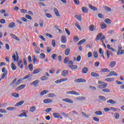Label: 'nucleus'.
<instances>
[{
  "label": "nucleus",
  "instance_id": "nucleus-1",
  "mask_svg": "<svg viewBox=\"0 0 124 124\" xmlns=\"http://www.w3.org/2000/svg\"><path fill=\"white\" fill-rule=\"evenodd\" d=\"M12 59H13L14 62H17V65L19 67V68H24V64H22V61H19V56H18V52L17 51H16V54L15 53L13 54Z\"/></svg>",
  "mask_w": 124,
  "mask_h": 124
},
{
  "label": "nucleus",
  "instance_id": "nucleus-2",
  "mask_svg": "<svg viewBox=\"0 0 124 124\" xmlns=\"http://www.w3.org/2000/svg\"><path fill=\"white\" fill-rule=\"evenodd\" d=\"M98 84H99L98 85V89H106L107 88V86H108V84L103 82L101 80H99L98 82Z\"/></svg>",
  "mask_w": 124,
  "mask_h": 124
},
{
  "label": "nucleus",
  "instance_id": "nucleus-3",
  "mask_svg": "<svg viewBox=\"0 0 124 124\" xmlns=\"http://www.w3.org/2000/svg\"><path fill=\"white\" fill-rule=\"evenodd\" d=\"M68 67L72 70H75L78 68V66L76 65H73V61H70L68 63Z\"/></svg>",
  "mask_w": 124,
  "mask_h": 124
},
{
  "label": "nucleus",
  "instance_id": "nucleus-4",
  "mask_svg": "<svg viewBox=\"0 0 124 124\" xmlns=\"http://www.w3.org/2000/svg\"><path fill=\"white\" fill-rule=\"evenodd\" d=\"M30 77H31V75L28 74V75L25 76L22 79V78L19 79L16 81L17 85H20V84H21V82H22L23 80H26V79H28V78H30Z\"/></svg>",
  "mask_w": 124,
  "mask_h": 124
},
{
  "label": "nucleus",
  "instance_id": "nucleus-5",
  "mask_svg": "<svg viewBox=\"0 0 124 124\" xmlns=\"http://www.w3.org/2000/svg\"><path fill=\"white\" fill-rule=\"evenodd\" d=\"M2 72H3V74L1 77V79H4L5 78H6L7 77V74H8L7 70H5V68H3L2 69Z\"/></svg>",
  "mask_w": 124,
  "mask_h": 124
},
{
  "label": "nucleus",
  "instance_id": "nucleus-6",
  "mask_svg": "<svg viewBox=\"0 0 124 124\" xmlns=\"http://www.w3.org/2000/svg\"><path fill=\"white\" fill-rule=\"evenodd\" d=\"M10 86H11L13 88H16V87L18 86L16 78H15L12 81L10 84Z\"/></svg>",
  "mask_w": 124,
  "mask_h": 124
},
{
  "label": "nucleus",
  "instance_id": "nucleus-7",
  "mask_svg": "<svg viewBox=\"0 0 124 124\" xmlns=\"http://www.w3.org/2000/svg\"><path fill=\"white\" fill-rule=\"evenodd\" d=\"M52 115L55 119H62V116L59 113L54 112L52 113Z\"/></svg>",
  "mask_w": 124,
  "mask_h": 124
},
{
  "label": "nucleus",
  "instance_id": "nucleus-8",
  "mask_svg": "<svg viewBox=\"0 0 124 124\" xmlns=\"http://www.w3.org/2000/svg\"><path fill=\"white\" fill-rule=\"evenodd\" d=\"M39 80L37 79L30 83V86H34V87H38V84L39 83Z\"/></svg>",
  "mask_w": 124,
  "mask_h": 124
},
{
  "label": "nucleus",
  "instance_id": "nucleus-9",
  "mask_svg": "<svg viewBox=\"0 0 124 124\" xmlns=\"http://www.w3.org/2000/svg\"><path fill=\"white\" fill-rule=\"evenodd\" d=\"M76 83H86L87 80L84 78H78L75 80Z\"/></svg>",
  "mask_w": 124,
  "mask_h": 124
},
{
  "label": "nucleus",
  "instance_id": "nucleus-10",
  "mask_svg": "<svg viewBox=\"0 0 124 124\" xmlns=\"http://www.w3.org/2000/svg\"><path fill=\"white\" fill-rule=\"evenodd\" d=\"M111 76H118V74L115 71H110L109 73L107 76V77H111Z\"/></svg>",
  "mask_w": 124,
  "mask_h": 124
},
{
  "label": "nucleus",
  "instance_id": "nucleus-11",
  "mask_svg": "<svg viewBox=\"0 0 124 124\" xmlns=\"http://www.w3.org/2000/svg\"><path fill=\"white\" fill-rule=\"evenodd\" d=\"M67 94H75V95H80V93L75 91H68L66 92Z\"/></svg>",
  "mask_w": 124,
  "mask_h": 124
},
{
  "label": "nucleus",
  "instance_id": "nucleus-12",
  "mask_svg": "<svg viewBox=\"0 0 124 124\" xmlns=\"http://www.w3.org/2000/svg\"><path fill=\"white\" fill-rule=\"evenodd\" d=\"M43 102L45 104H48L49 103H52V102H53V100L51 99H45L43 100Z\"/></svg>",
  "mask_w": 124,
  "mask_h": 124
},
{
  "label": "nucleus",
  "instance_id": "nucleus-13",
  "mask_svg": "<svg viewBox=\"0 0 124 124\" xmlns=\"http://www.w3.org/2000/svg\"><path fill=\"white\" fill-rule=\"evenodd\" d=\"M62 101H64V102H67V103H70V104L73 103V101L68 98L63 99H62Z\"/></svg>",
  "mask_w": 124,
  "mask_h": 124
},
{
  "label": "nucleus",
  "instance_id": "nucleus-14",
  "mask_svg": "<svg viewBox=\"0 0 124 124\" xmlns=\"http://www.w3.org/2000/svg\"><path fill=\"white\" fill-rule=\"evenodd\" d=\"M66 41H67V39H66V36L63 35L62 36L61 38V42L63 44H65L66 43Z\"/></svg>",
  "mask_w": 124,
  "mask_h": 124
},
{
  "label": "nucleus",
  "instance_id": "nucleus-15",
  "mask_svg": "<svg viewBox=\"0 0 124 124\" xmlns=\"http://www.w3.org/2000/svg\"><path fill=\"white\" fill-rule=\"evenodd\" d=\"M88 6L89 8H90V9H91L92 10H93V11H97L98 10L97 8H96L95 6H93L92 4H89Z\"/></svg>",
  "mask_w": 124,
  "mask_h": 124
},
{
  "label": "nucleus",
  "instance_id": "nucleus-16",
  "mask_svg": "<svg viewBox=\"0 0 124 124\" xmlns=\"http://www.w3.org/2000/svg\"><path fill=\"white\" fill-rule=\"evenodd\" d=\"M88 72H89V68H88V67H85L82 68V73H83V74H86Z\"/></svg>",
  "mask_w": 124,
  "mask_h": 124
},
{
  "label": "nucleus",
  "instance_id": "nucleus-17",
  "mask_svg": "<svg viewBox=\"0 0 124 124\" xmlns=\"http://www.w3.org/2000/svg\"><path fill=\"white\" fill-rule=\"evenodd\" d=\"M42 71V69L41 68H37L33 70L32 74H38L40 71Z\"/></svg>",
  "mask_w": 124,
  "mask_h": 124
},
{
  "label": "nucleus",
  "instance_id": "nucleus-18",
  "mask_svg": "<svg viewBox=\"0 0 124 124\" xmlns=\"http://www.w3.org/2000/svg\"><path fill=\"white\" fill-rule=\"evenodd\" d=\"M17 117H19L20 118H23V117H25V118H28V115H27V113H26V112H23L17 115Z\"/></svg>",
  "mask_w": 124,
  "mask_h": 124
},
{
  "label": "nucleus",
  "instance_id": "nucleus-19",
  "mask_svg": "<svg viewBox=\"0 0 124 124\" xmlns=\"http://www.w3.org/2000/svg\"><path fill=\"white\" fill-rule=\"evenodd\" d=\"M54 12L56 16H57V17H60V13L59 12V10H58V9H57V8H54Z\"/></svg>",
  "mask_w": 124,
  "mask_h": 124
},
{
  "label": "nucleus",
  "instance_id": "nucleus-20",
  "mask_svg": "<svg viewBox=\"0 0 124 124\" xmlns=\"http://www.w3.org/2000/svg\"><path fill=\"white\" fill-rule=\"evenodd\" d=\"M25 102V101H20L18 102H17L15 105V107H17L18 106H21V105H23V104H24V103Z\"/></svg>",
  "mask_w": 124,
  "mask_h": 124
},
{
  "label": "nucleus",
  "instance_id": "nucleus-21",
  "mask_svg": "<svg viewBox=\"0 0 124 124\" xmlns=\"http://www.w3.org/2000/svg\"><path fill=\"white\" fill-rule=\"evenodd\" d=\"M116 62L113 61L111 62L109 65V67H111V68H113V67H115L116 66Z\"/></svg>",
  "mask_w": 124,
  "mask_h": 124
},
{
  "label": "nucleus",
  "instance_id": "nucleus-22",
  "mask_svg": "<svg viewBox=\"0 0 124 124\" xmlns=\"http://www.w3.org/2000/svg\"><path fill=\"white\" fill-rule=\"evenodd\" d=\"M11 67L12 70H13L14 71L17 69V67H16V65L13 62L11 63Z\"/></svg>",
  "mask_w": 124,
  "mask_h": 124
},
{
  "label": "nucleus",
  "instance_id": "nucleus-23",
  "mask_svg": "<svg viewBox=\"0 0 124 124\" xmlns=\"http://www.w3.org/2000/svg\"><path fill=\"white\" fill-rule=\"evenodd\" d=\"M102 33H99L98 35H97L95 39V41H98V40H99V39H100V37H101V36H102Z\"/></svg>",
  "mask_w": 124,
  "mask_h": 124
},
{
  "label": "nucleus",
  "instance_id": "nucleus-24",
  "mask_svg": "<svg viewBox=\"0 0 124 124\" xmlns=\"http://www.w3.org/2000/svg\"><path fill=\"white\" fill-rule=\"evenodd\" d=\"M107 59H109L110 58V56H113V53L111 51L109 50H107Z\"/></svg>",
  "mask_w": 124,
  "mask_h": 124
},
{
  "label": "nucleus",
  "instance_id": "nucleus-25",
  "mask_svg": "<svg viewBox=\"0 0 124 124\" xmlns=\"http://www.w3.org/2000/svg\"><path fill=\"white\" fill-rule=\"evenodd\" d=\"M48 93H49V91L48 90H43L40 93V95H44L45 94H47Z\"/></svg>",
  "mask_w": 124,
  "mask_h": 124
},
{
  "label": "nucleus",
  "instance_id": "nucleus-26",
  "mask_svg": "<svg viewBox=\"0 0 124 124\" xmlns=\"http://www.w3.org/2000/svg\"><path fill=\"white\" fill-rule=\"evenodd\" d=\"M26 88V84H22L19 86L17 87V89L18 91H20V90H23V89Z\"/></svg>",
  "mask_w": 124,
  "mask_h": 124
},
{
  "label": "nucleus",
  "instance_id": "nucleus-27",
  "mask_svg": "<svg viewBox=\"0 0 124 124\" xmlns=\"http://www.w3.org/2000/svg\"><path fill=\"white\" fill-rule=\"evenodd\" d=\"M107 103H110V104H116V102L113 99H109L107 101Z\"/></svg>",
  "mask_w": 124,
  "mask_h": 124
},
{
  "label": "nucleus",
  "instance_id": "nucleus-28",
  "mask_svg": "<svg viewBox=\"0 0 124 124\" xmlns=\"http://www.w3.org/2000/svg\"><path fill=\"white\" fill-rule=\"evenodd\" d=\"M73 61L75 62V61H77V62H80L81 61V56L78 55L77 58L74 57L73 59Z\"/></svg>",
  "mask_w": 124,
  "mask_h": 124
},
{
  "label": "nucleus",
  "instance_id": "nucleus-29",
  "mask_svg": "<svg viewBox=\"0 0 124 124\" xmlns=\"http://www.w3.org/2000/svg\"><path fill=\"white\" fill-rule=\"evenodd\" d=\"M62 76H64V77L66 76V75H68V71L67 70L62 71Z\"/></svg>",
  "mask_w": 124,
  "mask_h": 124
},
{
  "label": "nucleus",
  "instance_id": "nucleus-30",
  "mask_svg": "<svg viewBox=\"0 0 124 124\" xmlns=\"http://www.w3.org/2000/svg\"><path fill=\"white\" fill-rule=\"evenodd\" d=\"M69 54H70V48H66L65 50V56H68V55H69Z\"/></svg>",
  "mask_w": 124,
  "mask_h": 124
},
{
  "label": "nucleus",
  "instance_id": "nucleus-31",
  "mask_svg": "<svg viewBox=\"0 0 124 124\" xmlns=\"http://www.w3.org/2000/svg\"><path fill=\"white\" fill-rule=\"evenodd\" d=\"M34 51L36 54H40V48L39 47H36L34 48Z\"/></svg>",
  "mask_w": 124,
  "mask_h": 124
},
{
  "label": "nucleus",
  "instance_id": "nucleus-32",
  "mask_svg": "<svg viewBox=\"0 0 124 124\" xmlns=\"http://www.w3.org/2000/svg\"><path fill=\"white\" fill-rule=\"evenodd\" d=\"M89 30L91 31H95V28H94V25H91L89 26Z\"/></svg>",
  "mask_w": 124,
  "mask_h": 124
},
{
  "label": "nucleus",
  "instance_id": "nucleus-33",
  "mask_svg": "<svg viewBox=\"0 0 124 124\" xmlns=\"http://www.w3.org/2000/svg\"><path fill=\"white\" fill-rule=\"evenodd\" d=\"M91 75L93 76V77H99V74L95 73V72H92L91 73Z\"/></svg>",
  "mask_w": 124,
  "mask_h": 124
},
{
  "label": "nucleus",
  "instance_id": "nucleus-34",
  "mask_svg": "<svg viewBox=\"0 0 124 124\" xmlns=\"http://www.w3.org/2000/svg\"><path fill=\"white\" fill-rule=\"evenodd\" d=\"M15 23L14 22H11L9 25V27L11 29H14L15 28Z\"/></svg>",
  "mask_w": 124,
  "mask_h": 124
},
{
  "label": "nucleus",
  "instance_id": "nucleus-35",
  "mask_svg": "<svg viewBox=\"0 0 124 124\" xmlns=\"http://www.w3.org/2000/svg\"><path fill=\"white\" fill-rule=\"evenodd\" d=\"M10 35L14 38V39H15V40H20V39H18V37L16 36L15 34L13 33H11Z\"/></svg>",
  "mask_w": 124,
  "mask_h": 124
},
{
  "label": "nucleus",
  "instance_id": "nucleus-36",
  "mask_svg": "<svg viewBox=\"0 0 124 124\" xmlns=\"http://www.w3.org/2000/svg\"><path fill=\"white\" fill-rule=\"evenodd\" d=\"M12 95L13 96V97H15L16 98H18V97L19 96V93H12Z\"/></svg>",
  "mask_w": 124,
  "mask_h": 124
},
{
  "label": "nucleus",
  "instance_id": "nucleus-37",
  "mask_svg": "<svg viewBox=\"0 0 124 124\" xmlns=\"http://www.w3.org/2000/svg\"><path fill=\"white\" fill-rule=\"evenodd\" d=\"M115 80V78H109L105 79V80L107 82H113Z\"/></svg>",
  "mask_w": 124,
  "mask_h": 124
},
{
  "label": "nucleus",
  "instance_id": "nucleus-38",
  "mask_svg": "<svg viewBox=\"0 0 124 124\" xmlns=\"http://www.w3.org/2000/svg\"><path fill=\"white\" fill-rule=\"evenodd\" d=\"M82 12L83 13H88V8H87L86 7H83L82 8Z\"/></svg>",
  "mask_w": 124,
  "mask_h": 124
},
{
  "label": "nucleus",
  "instance_id": "nucleus-39",
  "mask_svg": "<svg viewBox=\"0 0 124 124\" xmlns=\"http://www.w3.org/2000/svg\"><path fill=\"white\" fill-rule=\"evenodd\" d=\"M86 41V39H83L82 40H80L79 42H78L77 44L78 45H82L83 43H85V42Z\"/></svg>",
  "mask_w": 124,
  "mask_h": 124
},
{
  "label": "nucleus",
  "instance_id": "nucleus-40",
  "mask_svg": "<svg viewBox=\"0 0 124 124\" xmlns=\"http://www.w3.org/2000/svg\"><path fill=\"white\" fill-rule=\"evenodd\" d=\"M33 64H36V61H37V57L35 56V55L33 56Z\"/></svg>",
  "mask_w": 124,
  "mask_h": 124
},
{
  "label": "nucleus",
  "instance_id": "nucleus-41",
  "mask_svg": "<svg viewBox=\"0 0 124 124\" xmlns=\"http://www.w3.org/2000/svg\"><path fill=\"white\" fill-rule=\"evenodd\" d=\"M35 110H36V108L34 106L30 108V112H31V113H33Z\"/></svg>",
  "mask_w": 124,
  "mask_h": 124
},
{
  "label": "nucleus",
  "instance_id": "nucleus-42",
  "mask_svg": "<svg viewBox=\"0 0 124 124\" xmlns=\"http://www.w3.org/2000/svg\"><path fill=\"white\" fill-rule=\"evenodd\" d=\"M79 40V37H78V36H75L73 37V41H74V42H78V41Z\"/></svg>",
  "mask_w": 124,
  "mask_h": 124
},
{
  "label": "nucleus",
  "instance_id": "nucleus-43",
  "mask_svg": "<svg viewBox=\"0 0 124 124\" xmlns=\"http://www.w3.org/2000/svg\"><path fill=\"white\" fill-rule=\"evenodd\" d=\"M75 18L79 21H82V17L81 16L76 15L75 16Z\"/></svg>",
  "mask_w": 124,
  "mask_h": 124
},
{
  "label": "nucleus",
  "instance_id": "nucleus-44",
  "mask_svg": "<svg viewBox=\"0 0 124 124\" xmlns=\"http://www.w3.org/2000/svg\"><path fill=\"white\" fill-rule=\"evenodd\" d=\"M94 114L97 116H101L102 115V112L100 110L96 111L94 112Z\"/></svg>",
  "mask_w": 124,
  "mask_h": 124
},
{
  "label": "nucleus",
  "instance_id": "nucleus-45",
  "mask_svg": "<svg viewBox=\"0 0 124 124\" xmlns=\"http://www.w3.org/2000/svg\"><path fill=\"white\" fill-rule=\"evenodd\" d=\"M99 98L101 100H102L103 101H106L107 99L106 98L103 96L100 95L99 96Z\"/></svg>",
  "mask_w": 124,
  "mask_h": 124
},
{
  "label": "nucleus",
  "instance_id": "nucleus-46",
  "mask_svg": "<svg viewBox=\"0 0 124 124\" xmlns=\"http://www.w3.org/2000/svg\"><path fill=\"white\" fill-rule=\"evenodd\" d=\"M101 71L102 72H110V70L108 69L107 68H105L103 69H101Z\"/></svg>",
  "mask_w": 124,
  "mask_h": 124
},
{
  "label": "nucleus",
  "instance_id": "nucleus-47",
  "mask_svg": "<svg viewBox=\"0 0 124 124\" xmlns=\"http://www.w3.org/2000/svg\"><path fill=\"white\" fill-rule=\"evenodd\" d=\"M104 8H105V10H106V11H108V12L112 11V9H111V8L107 6H105Z\"/></svg>",
  "mask_w": 124,
  "mask_h": 124
},
{
  "label": "nucleus",
  "instance_id": "nucleus-48",
  "mask_svg": "<svg viewBox=\"0 0 124 124\" xmlns=\"http://www.w3.org/2000/svg\"><path fill=\"white\" fill-rule=\"evenodd\" d=\"M106 39V37L104 35H102V37L100 39V41L102 42V43H103L104 42V40Z\"/></svg>",
  "mask_w": 124,
  "mask_h": 124
},
{
  "label": "nucleus",
  "instance_id": "nucleus-49",
  "mask_svg": "<svg viewBox=\"0 0 124 124\" xmlns=\"http://www.w3.org/2000/svg\"><path fill=\"white\" fill-rule=\"evenodd\" d=\"M102 91L103 93H110V89L108 88H104Z\"/></svg>",
  "mask_w": 124,
  "mask_h": 124
},
{
  "label": "nucleus",
  "instance_id": "nucleus-50",
  "mask_svg": "<svg viewBox=\"0 0 124 124\" xmlns=\"http://www.w3.org/2000/svg\"><path fill=\"white\" fill-rule=\"evenodd\" d=\"M68 61H69V57H66L64 59V61H63L64 63L65 64L67 63V62H68Z\"/></svg>",
  "mask_w": 124,
  "mask_h": 124
},
{
  "label": "nucleus",
  "instance_id": "nucleus-51",
  "mask_svg": "<svg viewBox=\"0 0 124 124\" xmlns=\"http://www.w3.org/2000/svg\"><path fill=\"white\" fill-rule=\"evenodd\" d=\"M47 96L48 97H56V94L53 93H48Z\"/></svg>",
  "mask_w": 124,
  "mask_h": 124
},
{
  "label": "nucleus",
  "instance_id": "nucleus-52",
  "mask_svg": "<svg viewBox=\"0 0 124 124\" xmlns=\"http://www.w3.org/2000/svg\"><path fill=\"white\" fill-rule=\"evenodd\" d=\"M29 68L30 71H32V70H33V65L32 64H30L29 65Z\"/></svg>",
  "mask_w": 124,
  "mask_h": 124
},
{
  "label": "nucleus",
  "instance_id": "nucleus-53",
  "mask_svg": "<svg viewBox=\"0 0 124 124\" xmlns=\"http://www.w3.org/2000/svg\"><path fill=\"white\" fill-rule=\"evenodd\" d=\"M75 26L79 30V31L82 30V28H81V26H80V25H79V24H78V23H76Z\"/></svg>",
  "mask_w": 124,
  "mask_h": 124
},
{
  "label": "nucleus",
  "instance_id": "nucleus-54",
  "mask_svg": "<svg viewBox=\"0 0 124 124\" xmlns=\"http://www.w3.org/2000/svg\"><path fill=\"white\" fill-rule=\"evenodd\" d=\"M6 110H7L8 111H14V110H15V108L14 107H8L6 108Z\"/></svg>",
  "mask_w": 124,
  "mask_h": 124
},
{
  "label": "nucleus",
  "instance_id": "nucleus-55",
  "mask_svg": "<svg viewBox=\"0 0 124 124\" xmlns=\"http://www.w3.org/2000/svg\"><path fill=\"white\" fill-rule=\"evenodd\" d=\"M48 79V77L46 76H43L41 77V81H46Z\"/></svg>",
  "mask_w": 124,
  "mask_h": 124
},
{
  "label": "nucleus",
  "instance_id": "nucleus-56",
  "mask_svg": "<svg viewBox=\"0 0 124 124\" xmlns=\"http://www.w3.org/2000/svg\"><path fill=\"white\" fill-rule=\"evenodd\" d=\"M105 23H106L107 24H111V22H112L111 21V20H110V19L109 18H106L105 19Z\"/></svg>",
  "mask_w": 124,
  "mask_h": 124
},
{
  "label": "nucleus",
  "instance_id": "nucleus-57",
  "mask_svg": "<svg viewBox=\"0 0 124 124\" xmlns=\"http://www.w3.org/2000/svg\"><path fill=\"white\" fill-rule=\"evenodd\" d=\"M114 117L116 119V120H118L119 118H120V113H116L114 114Z\"/></svg>",
  "mask_w": 124,
  "mask_h": 124
},
{
  "label": "nucleus",
  "instance_id": "nucleus-58",
  "mask_svg": "<svg viewBox=\"0 0 124 124\" xmlns=\"http://www.w3.org/2000/svg\"><path fill=\"white\" fill-rule=\"evenodd\" d=\"M56 70V69L55 68H52L49 71V73L50 74H53L54 72H55V71Z\"/></svg>",
  "mask_w": 124,
  "mask_h": 124
},
{
  "label": "nucleus",
  "instance_id": "nucleus-59",
  "mask_svg": "<svg viewBox=\"0 0 124 124\" xmlns=\"http://www.w3.org/2000/svg\"><path fill=\"white\" fill-rule=\"evenodd\" d=\"M124 49L123 50H121V51H119V52H117V55L118 56H120L121 55H124Z\"/></svg>",
  "mask_w": 124,
  "mask_h": 124
},
{
  "label": "nucleus",
  "instance_id": "nucleus-60",
  "mask_svg": "<svg viewBox=\"0 0 124 124\" xmlns=\"http://www.w3.org/2000/svg\"><path fill=\"white\" fill-rule=\"evenodd\" d=\"M51 58L53 59V60L55 61V60H56V59L57 58V54H52L51 55Z\"/></svg>",
  "mask_w": 124,
  "mask_h": 124
},
{
  "label": "nucleus",
  "instance_id": "nucleus-61",
  "mask_svg": "<svg viewBox=\"0 0 124 124\" xmlns=\"http://www.w3.org/2000/svg\"><path fill=\"white\" fill-rule=\"evenodd\" d=\"M93 55L94 58H95V59L97 58V57H98V54H97V51H94Z\"/></svg>",
  "mask_w": 124,
  "mask_h": 124
},
{
  "label": "nucleus",
  "instance_id": "nucleus-62",
  "mask_svg": "<svg viewBox=\"0 0 124 124\" xmlns=\"http://www.w3.org/2000/svg\"><path fill=\"white\" fill-rule=\"evenodd\" d=\"M101 27L102 30H105V29H106V24L105 23H103L102 24H101Z\"/></svg>",
  "mask_w": 124,
  "mask_h": 124
},
{
  "label": "nucleus",
  "instance_id": "nucleus-63",
  "mask_svg": "<svg viewBox=\"0 0 124 124\" xmlns=\"http://www.w3.org/2000/svg\"><path fill=\"white\" fill-rule=\"evenodd\" d=\"M51 44L53 47H56V41L52 40L51 41Z\"/></svg>",
  "mask_w": 124,
  "mask_h": 124
},
{
  "label": "nucleus",
  "instance_id": "nucleus-64",
  "mask_svg": "<svg viewBox=\"0 0 124 124\" xmlns=\"http://www.w3.org/2000/svg\"><path fill=\"white\" fill-rule=\"evenodd\" d=\"M46 17H47V18H52V17H53V16H52V15L49 14V13H46Z\"/></svg>",
  "mask_w": 124,
  "mask_h": 124
}]
</instances>
